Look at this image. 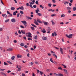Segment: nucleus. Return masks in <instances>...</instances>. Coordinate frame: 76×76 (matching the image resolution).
Wrapping results in <instances>:
<instances>
[{
  "label": "nucleus",
  "mask_w": 76,
  "mask_h": 76,
  "mask_svg": "<svg viewBox=\"0 0 76 76\" xmlns=\"http://www.w3.org/2000/svg\"><path fill=\"white\" fill-rule=\"evenodd\" d=\"M21 22L23 23V25L25 26V27L27 26L26 25V24H27V23H26V21H22Z\"/></svg>",
  "instance_id": "f257e3e1"
},
{
  "label": "nucleus",
  "mask_w": 76,
  "mask_h": 76,
  "mask_svg": "<svg viewBox=\"0 0 76 76\" xmlns=\"http://www.w3.org/2000/svg\"><path fill=\"white\" fill-rule=\"evenodd\" d=\"M66 36L67 37H68V38H72V36H73V34H69V35H68L67 34H66Z\"/></svg>",
  "instance_id": "f03ea898"
},
{
  "label": "nucleus",
  "mask_w": 76,
  "mask_h": 76,
  "mask_svg": "<svg viewBox=\"0 0 76 76\" xmlns=\"http://www.w3.org/2000/svg\"><path fill=\"white\" fill-rule=\"evenodd\" d=\"M63 50L61 48H60V51L61 54H63Z\"/></svg>",
  "instance_id": "7ed1b4c3"
},
{
  "label": "nucleus",
  "mask_w": 76,
  "mask_h": 76,
  "mask_svg": "<svg viewBox=\"0 0 76 76\" xmlns=\"http://www.w3.org/2000/svg\"><path fill=\"white\" fill-rule=\"evenodd\" d=\"M13 50V49L12 48H8L7 49V51H12Z\"/></svg>",
  "instance_id": "20e7f679"
},
{
  "label": "nucleus",
  "mask_w": 76,
  "mask_h": 76,
  "mask_svg": "<svg viewBox=\"0 0 76 76\" xmlns=\"http://www.w3.org/2000/svg\"><path fill=\"white\" fill-rule=\"evenodd\" d=\"M37 20H34V23L35 24V25H39V24L37 22Z\"/></svg>",
  "instance_id": "39448f33"
},
{
  "label": "nucleus",
  "mask_w": 76,
  "mask_h": 76,
  "mask_svg": "<svg viewBox=\"0 0 76 76\" xmlns=\"http://www.w3.org/2000/svg\"><path fill=\"white\" fill-rule=\"evenodd\" d=\"M37 20L39 23H42V21L40 20V19L37 18Z\"/></svg>",
  "instance_id": "423d86ee"
},
{
  "label": "nucleus",
  "mask_w": 76,
  "mask_h": 76,
  "mask_svg": "<svg viewBox=\"0 0 76 76\" xmlns=\"http://www.w3.org/2000/svg\"><path fill=\"white\" fill-rule=\"evenodd\" d=\"M43 30L42 29L41 30V32H43V34L46 33V31H45V29L44 28L43 29Z\"/></svg>",
  "instance_id": "0eeeda50"
},
{
  "label": "nucleus",
  "mask_w": 76,
  "mask_h": 76,
  "mask_svg": "<svg viewBox=\"0 0 76 76\" xmlns=\"http://www.w3.org/2000/svg\"><path fill=\"white\" fill-rule=\"evenodd\" d=\"M0 74H1V75H4V76H7V75L6 74H5V73L4 72H1L0 73Z\"/></svg>",
  "instance_id": "6e6552de"
},
{
  "label": "nucleus",
  "mask_w": 76,
  "mask_h": 76,
  "mask_svg": "<svg viewBox=\"0 0 76 76\" xmlns=\"http://www.w3.org/2000/svg\"><path fill=\"white\" fill-rule=\"evenodd\" d=\"M35 12L37 13H38V12H39V8H37V10H35Z\"/></svg>",
  "instance_id": "1a4fd4ad"
},
{
  "label": "nucleus",
  "mask_w": 76,
  "mask_h": 76,
  "mask_svg": "<svg viewBox=\"0 0 76 76\" xmlns=\"http://www.w3.org/2000/svg\"><path fill=\"white\" fill-rule=\"evenodd\" d=\"M44 23L45 25H49V23L48 22H44Z\"/></svg>",
  "instance_id": "9d476101"
},
{
  "label": "nucleus",
  "mask_w": 76,
  "mask_h": 76,
  "mask_svg": "<svg viewBox=\"0 0 76 76\" xmlns=\"http://www.w3.org/2000/svg\"><path fill=\"white\" fill-rule=\"evenodd\" d=\"M17 57L18 58H22V55H20L19 54H18Z\"/></svg>",
  "instance_id": "9b49d317"
},
{
  "label": "nucleus",
  "mask_w": 76,
  "mask_h": 76,
  "mask_svg": "<svg viewBox=\"0 0 76 76\" xmlns=\"http://www.w3.org/2000/svg\"><path fill=\"white\" fill-rule=\"evenodd\" d=\"M21 32L23 34H26L25 31L21 30Z\"/></svg>",
  "instance_id": "f8f14e48"
},
{
  "label": "nucleus",
  "mask_w": 76,
  "mask_h": 76,
  "mask_svg": "<svg viewBox=\"0 0 76 76\" xmlns=\"http://www.w3.org/2000/svg\"><path fill=\"white\" fill-rule=\"evenodd\" d=\"M11 21L12 22H16V20L14 18H12L11 19Z\"/></svg>",
  "instance_id": "ddd939ff"
},
{
  "label": "nucleus",
  "mask_w": 76,
  "mask_h": 76,
  "mask_svg": "<svg viewBox=\"0 0 76 76\" xmlns=\"http://www.w3.org/2000/svg\"><path fill=\"white\" fill-rule=\"evenodd\" d=\"M67 10H71V9H72V8L69 7H67Z\"/></svg>",
  "instance_id": "4468645a"
},
{
  "label": "nucleus",
  "mask_w": 76,
  "mask_h": 76,
  "mask_svg": "<svg viewBox=\"0 0 76 76\" xmlns=\"http://www.w3.org/2000/svg\"><path fill=\"white\" fill-rule=\"evenodd\" d=\"M42 39L43 40H46V39H47V37H42Z\"/></svg>",
  "instance_id": "2eb2a0df"
},
{
  "label": "nucleus",
  "mask_w": 76,
  "mask_h": 76,
  "mask_svg": "<svg viewBox=\"0 0 76 76\" xmlns=\"http://www.w3.org/2000/svg\"><path fill=\"white\" fill-rule=\"evenodd\" d=\"M20 9L21 10H24V8H23V7L21 6V7H20Z\"/></svg>",
  "instance_id": "dca6fc26"
},
{
  "label": "nucleus",
  "mask_w": 76,
  "mask_h": 76,
  "mask_svg": "<svg viewBox=\"0 0 76 76\" xmlns=\"http://www.w3.org/2000/svg\"><path fill=\"white\" fill-rule=\"evenodd\" d=\"M27 19H30V20H31L32 19V18L31 17H30L29 16H26Z\"/></svg>",
  "instance_id": "f3484780"
},
{
  "label": "nucleus",
  "mask_w": 76,
  "mask_h": 76,
  "mask_svg": "<svg viewBox=\"0 0 76 76\" xmlns=\"http://www.w3.org/2000/svg\"><path fill=\"white\" fill-rule=\"evenodd\" d=\"M63 70L64 71V72H65L66 73V74H67V73H68V72H67V70L65 69H64Z\"/></svg>",
  "instance_id": "a211bd4d"
},
{
  "label": "nucleus",
  "mask_w": 76,
  "mask_h": 76,
  "mask_svg": "<svg viewBox=\"0 0 76 76\" xmlns=\"http://www.w3.org/2000/svg\"><path fill=\"white\" fill-rule=\"evenodd\" d=\"M53 56H54L55 57H56V58H57V55H56V54H53Z\"/></svg>",
  "instance_id": "6ab92c4d"
},
{
  "label": "nucleus",
  "mask_w": 76,
  "mask_h": 76,
  "mask_svg": "<svg viewBox=\"0 0 76 76\" xmlns=\"http://www.w3.org/2000/svg\"><path fill=\"white\" fill-rule=\"evenodd\" d=\"M37 15L39 16H42V14H41V13H37Z\"/></svg>",
  "instance_id": "aec40b11"
},
{
  "label": "nucleus",
  "mask_w": 76,
  "mask_h": 76,
  "mask_svg": "<svg viewBox=\"0 0 76 76\" xmlns=\"http://www.w3.org/2000/svg\"><path fill=\"white\" fill-rule=\"evenodd\" d=\"M15 56H12L11 57V59L12 60H13L14 59H15Z\"/></svg>",
  "instance_id": "412c9836"
},
{
  "label": "nucleus",
  "mask_w": 76,
  "mask_h": 76,
  "mask_svg": "<svg viewBox=\"0 0 76 76\" xmlns=\"http://www.w3.org/2000/svg\"><path fill=\"white\" fill-rule=\"evenodd\" d=\"M61 18H63V17H65V15H64V14H62L61 15Z\"/></svg>",
  "instance_id": "4be33fe9"
},
{
  "label": "nucleus",
  "mask_w": 76,
  "mask_h": 76,
  "mask_svg": "<svg viewBox=\"0 0 76 76\" xmlns=\"http://www.w3.org/2000/svg\"><path fill=\"white\" fill-rule=\"evenodd\" d=\"M9 19H8L7 20H5V23H7V22H9Z\"/></svg>",
  "instance_id": "5701e85b"
},
{
  "label": "nucleus",
  "mask_w": 76,
  "mask_h": 76,
  "mask_svg": "<svg viewBox=\"0 0 76 76\" xmlns=\"http://www.w3.org/2000/svg\"><path fill=\"white\" fill-rule=\"evenodd\" d=\"M52 5V4L51 3L48 4V6L50 7H51Z\"/></svg>",
  "instance_id": "b1692460"
},
{
  "label": "nucleus",
  "mask_w": 76,
  "mask_h": 76,
  "mask_svg": "<svg viewBox=\"0 0 76 76\" xmlns=\"http://www.w3.org/2000/svg\"><path fill=\"white\" fill-rule=\"evenodd\" d=\"M31 25H32V26H34V28H36L37 27L36 26H35V25H34L33 24H31Z\"/></svg>",
  "instance_id": "393cba45"
},
{
  "label": "nucleus",
  "mask_w": 76,
  "mask_h": 76,
  "mask_svg": "<svg viewBox=\"0 0 76 76\" xmlns=\"http://www.w3.org/2000/svg\"><path fill=\"white\" fill-rule=\"evenodd\" d=\"M20 45L21 47H23V46H24V44H23V43H21Z\"/></svg>",
  "instance_id": "a878e982"
},
{
  "label": "nucleus",
  "mask_w": 76,
  "mask_h": 76,
  "mask_svg": "<svg viewBox=\"0 0 76 76\" xmlns=\"http://www.w3.org/2000/svg\"><path fill=\"white\" fill-rule=\"evenodd\" d=\"M11 9L12 10H15V7H12L11 8Z\"/></svg>",
  "instance_id": "bb28decb"
},
{
  "label": "nucleus",
  "mask_w": 76,
  "mask_h": 76,
  "mask_svg": "<svg viewBox=\"0 0 76 76\" xmlns=\"http://www.w3.org/2000/svg\"><path fill=\"white\" fill-rule=\"evenodd\" d=\"M31 28L32 30H33V31H34V30H35V28H34V27H31Z\"/></svg>",
  "instance_id": "cd10ccee"
},
{
  "label": "nucleus",
  "mask_w": 76,
  "mask_h": 76,
  "mask_svg": "<svg viewBox=\"0 0 76 76\" xmlns=\"http://www.w3.org/2000/svg\"><path fill=\"white\" fill-rule=\"evenodd\" d=\"M40 7H41V8H42V9H44V7H43L42 5H40Z\"/></svg>",
  "instance_id": "c85d7f7f"
},
{
  "label": "nucleus",
  "mask_w": 76,
  "mask_h": 76,
  "mask_svg": "<svg viewBox=\"0 0 76 76\" xmlns=\"http://www.w3.org/2000/svg\"><path fill=\"white\" fill-rule=\"evenodd\" d=\"M58 75L59 76H63V75L61 73L58 74Z\"/></svg>",
  "instance_id": "c756f323"
},
{
  "label": "nucleus",
  "mask_w": 76,
  "mask_h": 76,
  "mask_svg": "<svg viewBox=\"0 0 76 76\" xmlns=\"http://www.w3.org/2000/svg\"><path fill=\"white\" fill-rule=\"evenodd\" d=\"M73 11H75L76 10V7H74L73 8Z\"/></svg>",
  "instance_id": "7c9ffc66"
},
{
  "label": "nucleus",
  "mask_w": 76,
  "mask_h": 76,
  "mask_svg": "<svg viewBox=\"0 0 76 76\" xmlns=\"http://www.w3.org/2000/svg\"><path fill=\"white\" fill-rule=\"evenodd\" d=\"M51 22L52 23V25H55V23L53 22V20L51 21Z\"/></svg>",
  "instance_id": "2f4dec72"
},
{
  "label": "nucleus",
  "mask_w": 76,
  "mask_h": 76,
  "mask_svg": "<svg viewBox=\"0 0 76 76\" xmlns=\"http://www.w3.org/2000/svg\"><path fill=\"white\" fill-rule=\"evenodd\" d=\"M69 4V2L68 1H65V2L64 3V4Z\"/></svg>",
  "instance_id": "473e14b6"
},
{
  "label": "nucleus",
  "mask_w": 76,
  "mask_h": 76,
  "mask_svg": "<svg viewBox=\"0 0 76 76\" xmlns=\"http://www.w3.org/2000/svg\"><path fill=\"white\" fill-rule=\"evenodd\" d=\"M39 74L41 75H42V74H43V72L42 71H40Z\"/></svg>",
  "instance_id": "72a5a7b5"
},
{
  "label": "nucleus",
  "mask_w": 76,
  "mask_h": 76,
  "mask_svg": "<svg viewBox=\"0 0 76 76\" xmlns=\"http://www.w3.org/2000/svg\"><path fill=\"white\" fill-rule=\"evenodd\" d=\"M6 69H0V71H1H1H4V70H5Z\"/></svg>",
  "instance_id": "f704fd0d"
},
{
  "label": "nucleus",
  "mask_w": 76,
  "mask_h": 76,
  "mask_svg": "<svg viewBox=\"0 0 76 76\" xmlns=\"http://www.w3.org/2000/svg\"><path fill=\"white\" fill-rule=\"evenodd\" d=\"M33 7L34 8H36V7H37V5H33Z\"/></svg>",
  "instance_id": "c9c22d12"
},
{
  "label": "nucleus",
  "mask_w": 76,
  "mask_h": 76,
  "mask_svg": "<svg viewBox=\"0 0 76 76\" xmlns=\"http://www.w3.org/2000/svg\"><path fill=\"white\" fill-rule=\"evenodd\" d=\"M58 69L59 70H62V68L61 67H59L58 68Z\"/></svg>",
  "instance_id": "e433bc0d"
},
{
  "label": "nucleus",
  "mask_w": 76,
  "mask_h": 76,
  "mask_svg": "<svg viewBox=\"0 0 76 76\" xmlns=\"http://www.w3.org/2000/svg\"><path fill=\"white\" fill-rule=\"evenodd\" d=\"M20 12L21 14H22V15H23V11H20Z\"/></svg>",
  "instance_id": "4c0bfd02"
},
{
  "label": "nucleus",
  "mask_w": 76,
  "mask_h": 76,
  "mask_svg": "<svg viewBox=\"0 0 76 76\" xmlns=\"http://www.w3.org/2000/svg\"><path fill=\"white\" fill-rule=\"evenodd\" d=\"M54 34L55 37H56L57 35V34L56 33V32H54Z\"/></svg>",
  "instance_id": "58836bf2"
},
{
  "label": "nucleus",
  "mask_w": 76,
  "mask_h": 76,
  "mask_svg": "<svg viewBox=\"0 0 76 76\" xmlns=\"http://www.w3.org/2000/svg\"><path fill=\"white\" fill-rule=\"evenodd\" d=\"M18 34H21V31H20V30H19L18 31Z\"/></svg>",
  "instance_id": "ea45409f"
},
{
  "label": "nucleus",
  "mask_w": 76,
  "mask_h": 76,
  "mask_svg": "<svg viewBox=\"0 0 76 76\" xmlns=\"http://www.w3.org/2000/svg\"><path fill=\"white\" fill-rule=\"evenodd\" d=\"M4 64L5 66H6V65H8L7 64V63H6V62H4Z\"/></svg>",
  "instance_id": "a19ab883"
},
{
  "label": "nucleus",
  "mask_w": 76,
  "mask_h": 76,
  "mask_svg": "<svg viewBox=\"0 0 76 76\" xmlns=\"http://www.w3.org/2000/svg\"><path fill=\"white\" fill-rule=\"evenodd\" d=\"M28 40H31V41H32V39L29 37H28Z\"/></svg>",
  "instance_id": "79ce46f5"
},
{
  "label": "nucleus",
  "mask_w": 76,
  "mask_h": 76,
  "mask_svg": "<svg viewBox=\"0 0 76 76\" xmlns=\"http://www.w3.org/2000/svg\"><path fill=\"white\" fill-rule=\"evenodd\" d=\"M50 61L52 63H53V59H52V58H50Z\"/></svg>",
  "instance_id": "37998d69"
},
{
  "label": "nucleus",
  "mask_w": 76,
  "mask_h": 76,
  "mask_svg": "<svg viewBox=\"0 0 76 76\" xmlns=\"http://www.w3.org/2000/svg\"><path fill=\"white\" fill-rule=\"evenodd\" d=\"M37 38H38V36H36L34 37L35 39H37Z\"/></svg>",
  "instance_id": "c03bdc74"
},
{
  "label": "nucleus",
  "mask_w": 76,
  "mask_h": 76,
  "mask_svg": "<svg viewBox=\"0 0 76 76\" xmlns=\"http://www.w3.org/2000/svg\"><path fill=\"white\" fill-rule=\"evenodd\" d=\"M7 62L8 63H9L10 64H12V62L10 61H8Z\"/></svg>",
  "instance_id": "a18cd8bd"
},
{
  "label": "nucleus",
  "mask_w": 76,
  "mask_h": 76,
  "mask_svg": "<svg viewBox=\"0 0 76 76\" xmlns=\"http://www.w3.org/2000/svg\"><path fill=\"white\" fill-rule=\"evenodd\" d=\"M56 15L55 14H53L51 15V16L53 17V16H56Z\"/></svg>",
  "instance_id": "49530a36"
},
{
  "label": "nucleus",
  "mask_w": 76,
  "mask_h": 76,
  "mask_svg": "<svg viewBox=\"0 0 76 76\" xmlns=\"http://www.w3.org/2000/svg\"><path fill=\"white\" fill-rule=\"evenodd\" d=\"M9 15H9V16H10V17H12V16H13V15L12 14H11L10 13V14Z\"/></svg>",
  "instance_id": "de8ad7c7"
},
{
  "label": "nucleus",
  "mask_w": 76,
  "mask_h": 76,
  "mask_svg": "<svg viewBox=\"0 0 76 76\" xmlns=\"http://www.w3.org/2000/svg\"><path fill=\"white\" fill-rule=\"evenodd\" d=\"M13 15H14V16H15V15H16V12H13Z\"/></svg>",
  "instance_id": "09e8293b"
},
{
  "label": "nucleus",
  "mask_w": 76,
  "mask_h": 76,
  "mask_svg": "<svg viewBox=\"0 0 76 76\" xmlns=\"http://www.w3.org/2000/svg\"><path fill=\"white\" fill-rule=\"evenodd\" d=\"M28 34L29 35H32V34H31V33L30 32H29L28 33Z\"/></svg>",
  "instance_id": "8fccbe9b"
},
{
  "label": "nucleus",
  "mask_w": 76,
  "mask_h": 76,
  "mask_svg": "<svg viewBox=\"0 0 76 76\" xmlns=\"http://www.w3.org/2000/svg\"><path fill=\"white\" fill-rule=\"evenodd\" d=\"M29 6L30 7H31V8H33V7H32V5L30 4Z\"/></svg>",
  "instance_id": "3c124183"
},
{
  "label": "nucleus",
  "mask_w": 76,
  "mask_h": 76,
  "mask_svg": "<svg viewBox=\"0 0 76 76\" xmlns=\"http://www.w3.org/2000/svg\"><path fill=\"white\" fill-rule=\"evenodd\" d=\"M28 37H30V38H32V36L31 35H28Z\"/></svg>",
  "instance_id": "603ef678"
},
{
  "label": "nucleus",
  "mask_w": 76,
  "mask_h": 76,
  "mask_svg": "<svg viewBox=\"0 0 76 76\" xmlns=\"http://www.w3.org/2000/svg\"><path fill=\"white\" fill-rule=\"evenodd\" d=\"M7 13L8 14V15L10 14V13L9 12V11H7Z\"/></svg>",
  "instance_id": "864d4df0"
},
{
  "label": "nucleus",
  "mask_w": 76,
  "mask_h": 76,
  "mask_svg": "<svg viewBox=\"0 0 76 76\" xmlns=\"http://www.w3.org/2000/svg\"><path fill=\"white\" fill-rule=\"evenodd\" d=\"M24 47L25 48H27L28 47V46H27V45H25L24 46Z\"/></svg>",
  "instance_id": "5fc2aeb1"
},
{
  "label": "nucleus",
  "mask_w": 76,
  "mask_h": 76,
  "mask_svg": "<svg viewBox=\"0 0 76 76\" xmlns=\"http://www.w3.org/2000/svg\"><path fill=\"white\" fill-rule=\"evenodd\" d=\"M14 43H17V41H16V40H15L14 41Z\"/></svg>",
  "instance_id": "6e6d98bb"
},
{
  "label": "nucleus",
  "mask_w": 76,
  "mask_h": 76,
  "mask_svg": "<svg viewBox=\"0 0 76 76\" xmlns=\"http://www.w3.org/2000/svg\"><path fill=\"white\" fill-rule=\"evenodd\" d=\"M62 65L64 66V68H66V66L65 65H63V64H62Z\"/></svg>",
  "instance_id": "4d7b16f0"
},
{
  "label": "nucleus",
  "mask_w": 76,
  "mask_h": 76,
  "mask_svg": "<svg viewBox=\"0 0 76 76\" xmlns=\"http://www.w3.org/2000/svg\"><path fill=\"white\" fill-rule=\"evenodd\" d=\"M20 27L21 28H25V27L22 26H20Z\"/></svg>",
  "instance_id": "13d9d810"
},
{
  "label": "nucleus",
  "mask_w": 76,
  "mask_h": 76,
  "mask_svg": "<svg viewBox=\"0 0 76 76\" xmlns=\"http://www.w3.org/2000/svg\"><path fill=\"white\" fill-rule=\"evenodd\" d=\"M35 64H39V63L37 61H35Z\"/></svg>",
  "instance_id": "bf43d9fd"
},
{
  "label": "nucleus",
  "mask_w": 76,
  "mask_h": 76,
  "mask_svg": "<svg viewBox=\"0 0 76 76\" xmlns=\"http://www.w3.org/2000/svg\"><path fill=\"white\" fill-rule=\"evenodd\" d=\"M69 6H71H71H72V3H69Z\"/></svg>",
  "instance_id": "052dcab7"
},
{
  "label": "nucleus",
  "mask_w": 76,
  "mask_h": 76,
  "mask_svg": "<svg viewBox=\"0 0 76 76\" xmlns=\"http://www.w3.org/2000/svg\"><path fill=\"white\" fill-rule=\"evenodd\" d=\"M29 3L31 4H34V3H32V2H29Z\"/></svg>",
  "instance_id": "680f3d73"
},
{
  "label": "nucleus",
  "mask_w": 76,
  "mask_h": 76,
  "mask_svg": "<svg viewBox=\"0 0 76 76\" xmlns=\"http://www.w3.org/2000/svg\"><path fill=\"white\" fill-rule=\"evenodd\" d=\"M73 0H70V3H73Z\"/></svg>",
  "instance_id": "e2e57ef3"
},
{
  "label": "nucleus",
  "mask_w": 76,
  "mask_h": 76,
  "mask_svg": "<svg viewBox=\"0 0 76 76\" xmlns=\"http://www.w3.org/2000/svg\"><path fill=\"white\" fill-rule=\"evenodd\" d=\"M32 76H35V74H34V72H33L32 73Z\"/></svg>",
  "instance_id": "0e129e2a"
},
{
  "label": "nucleus",
  "mask_w": 76,
  "mask_h": 76,
  "mask_svg": "<svg viewBox=\"0 0 76 76\" xmlns=\"http://www.w3.org/2000/svg\"><path fill=\"white\" fill-rule=\"evenodd\" d=\"M2 16H3V17H4V16H6V14H2Z\"/></svg>",
  "instance_id": "69168bd1"
},
{
  "label": "nucleus",
  "mask_w": 76,
  "mask_h": 76,
  "mask_svg": "<svg viewBox=\"0 0 76 76\" xmlns=\"http://www.w3.org/2000/svg\"><path fill=\"white\" fill-rule=\"evenodd\" d=\"M52 1L53 3H56V1H55V0H52Z\"/></svg>",
  "instance_id": "338daca9"
},
{
  "label": "nucleus",
  "mask_w": 76,
  "mask_h": 76,
  "mask_svg": "<svg viewBox=\"0 0 76 76\" xmlns=\"http://www.w3.org/2000/svg\"><path fill=\"white\" fill-rule=\"evenodd\" d=\"M72 16H73V17H74V16H76V15L75 14H73V15H72Z\"/></svg>",
  "instance_id": "774afa93"
}]
</instances>
